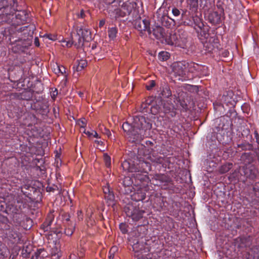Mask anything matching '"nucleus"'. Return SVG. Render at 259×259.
Segmentation results:
<instances>
[{"mask_svg":"<svg viewBox=\"0 0 259 259\" xmlns=\"http://www.w3.org/2000/svg\"><path fill=\"white\" fill-rule=\"evenodd\" d=\"M122 127L130 142L138 143L150 135L152 123L150 119L138 115L134 116L131 123L128 121L124 122Z\"/></svg>","mask_w":259,"mask_h":259,"instance_id":"nucleus-1","label":"nucleus"},{"mask_svg":"<svg viewBox=\"0 0 259 259\" xmlns=\"http://www.w3.org/2000/svg\"><path fill=\"white\" fill-rule=\"evenodd\" d=\"M144 155V148L135 149L129 153L130 157H131L134 162L136 163V167L138 169L136 172L148 174L151 169L150 163Z\"/></svg>","mask_w":259,"mask_h":259,"instance_id":"nucleus-2","label":"nucleus"},{"mask_svg":"<svg viewBox=\"0 0 259 259\" xmlns=\"http://www.w3.org/2000/svg\"><path fill=\"white\" fill-rule=\"evenodd\" d=\"M231 181H238L245 183L247 179L254 180L256 178L255 171L247 166H240L235 169L229 176Z\"/></svg>","mask_w":259,"mask_h":259,"instance_id":"nucleus-3","label":"nucleus"},{"mask_svg":"<svg viewBox=\"0 0 259 259\" xmlns=\"http://www.w3.org/2000/svg\"><path fill=\"white\" fill-rule=\"evenodd\" d=\"M124 211L127 217L133 221L137 222L143 218L144 210L140 209L136 202L127 203L124 207Z\"/></svg>","mask_w":259,"mask_h":259,"instance_id":"nucleus-4","label":"nucleus"},{"mask_svg":"<svg viewBox=\"0 0 259 259\" xmlns=\"http://www.w3.org/2000/svg\"><path fill=\"white\" fill-rule=\"evenodd\" d=\"M28 18V14L26 11H15L11 19L7 20V23L13 26L23 25L26 23Z\"/></svg>","mask_w":259,"mask_h":259,"instance_id":"nucleus-5","label":"nucleus"},{"mask_svg":"<svg viewBox=\"0 0 259 259\" xmlns=\"http://www.w3.org/2000/svg\"><path fill=\"white\" fill-rule=\"evenodd\" d=\"M195 26L194 27L200 39H207L209 34V27L204 25L202 20L198 17L194 19Z\"/></svg>","mask_w":259,"mask_h":259,"instance_id":"nucleus-6","label":"nucleus"},{"mask_svg":"<svg viewBox=\"0 0 259 259\" xmlns=\"http://www.w3.org/2000/svg\"><path fill=\"white\" fill-rule=\"evenodd\" d=\"M13 4L12 5L11 4L10 6H4L2 8H0V20L2 22L7 23V20L11 19L13 15L16 11V8L15 4L16 3L15 0H12Z\"/></svg>","mask_w":259,"mask_h":259,"instance_id":"nucleus-7","label":"nucleus"},{"mask_svg":"<svg viewBox=\"0 0 259 259\" xmlns=\"http://www.w3.org/2000/svg\"><path fill=\"white\" fill-rule=\"evenodd\" d=\"M150 23L148 19L141 18L135 21L134 23L135 28L141 33H143V31H147L149 34H151V30L150 27Z\"/></svg>","mask_w":259,"mask_h":259,"instance_id":"nucleus-8","label":"nucleus"},{"mask_svg":"<svg viewBox=\"0 0 259 259\" xmlns=\"http://www.w3.org/2000/svg\"><path fill=\"white\" fill-rule=\"evenodd\" d=\"M144 149V155L146 159L149 160L152 163L155 164H162L164 161V158L160 155L158 152L155 151L151 150L147 153Z\"/></svg>","mask_w":259,"mask_h":259,"instance_id":"nucleus-9","label":"nucleus"},{"mask_svg":"<svg viewBox=\"0 0 259 259\" xmlns=\"http://www.w3.org/2000/svg\"><path fill=\"white\" fill-rule=\"evenodd\" d=\"M155 179L160 182L164 189H170L173 187L171 179L164 174H157L155 176Z\"/></svg>","mask_w":259,"mask_h":259,"instance_id":"nucleus-10","label":"nucleus"},{"mask_svg":"<svg viewBox=\"0 0 259 259\" xmlns=\"http://www.w3.org/2000/svg\"><path fill=\"white\" fill-rule=\"evenodd\" d=\"M179 35L176 33L170 34L168 36L166 35L165 37V42L169 45L171 46H181L186 42V39L182 40V44L181 43V40L179 39Z\"/></svg>","mask_w":259,"mask_h":259,"instance_id":"nucleus-11","label":"nucleus"},{"mask_svg":"<svg viewBox=\"0 0 259 259\" xmlns=\"http://www.w3.org/2000/svg\"><path fill=\"white\" fill-rule=\"evenodd\" d=\"M186 65L183 62L174 63L172 66V70L176 76L183 77L186 74Z\"/></svg>","mask_w":259,"mask_h":259,"instance_id":"nucleus-12","label":"nucleus"},{"mask_svg":"<svg viewBox=\"0 0 259 259\" xmlns=\"http://www.w3.org/2000/svg\"><path fill=\"white\" fill-rule=\"evenodd\" d=\"M129 155V154H128ZM131 157L128 156V159L125 160L121 163V166L123 169L125 171H127L130 172H136V170L138 169L136 167V163L134 162Z\"/></svg>","mask_w":259,"mask_h":259,"instance_id":"nucleus-13","label":"nucleus"},{"mask_svg":"<svg viewBox=\"0 0 259 259\" xmlns=\"http://www.w3.org/2000/svg\"><path fill=\"white\" fill-rule=\"evenodd\" d=\"M158 97L168 98L171 96V92L169 87L164 84L159 88V90L157 91Z\"/></svg>","mask_w":259,"mask_h":259,"instance_id":"nucleus-14","label":"nucleus"},{"mask_svg":"<svg viewBox=\"0 0 259 259\" xmlns=\"http://www.w3.org/2000/svg\"><path fill=\"white\" fill-rule=\"evenodd\" d=\"M21 192L27 197L32 198V192L37 191V189L29 184H25L20 187Z\"/></svg>","mask_w":259,"mask_h":259,"instance_id":"nucleus-15","label":"nucleus"},{"mask_svg":"<svg viewBox=\"0 0 259 259\" xmlns=\"http://www.w3.org/2000/svg\"><path fill=\"white\" fill-rule=\"evenodd\" d=\"M76 32L84 41H89L91 40V32L89 29L84 27H80L77 28Z\"/></svg>","mask_w":259,"mask_h":259,"instance_id":"nucleus-16","label":"nucleus"},{"mask_svg":"<svg viewBox=\"0 0 259 259\" xmlns=\"http://www.w3.org/2000/svg\"><path fill=\"white\" fill-rule=\"evenodd\" d=\"M55 212L54 210H50L48 213L45 222L42 224L41 228L45 231H48L49 227L51 226L52 222L54 219V214L53 213Z\"/></svg>","mask_w":259,"mask_h":259,"instance_id":"nucleus-17","label":"nucleus"},{"mask_svg":"<svg viewBox=\"0 0 259 259\" xmlns=\"http://www.w3.org/2000/svg\"><path fill=\"white\" fill-rule=\"evenodd\" d=\"M146 192L144 190L139 189L136 192H135L131 195V198L133 200L137 203V202L144 200L146 198Z\"/></svg>","mask_w":259,"mask_h":259,"instance_id":"nucleus-18","label":"nucleus"},{"mask_svg":"<svg viewBox=\"0 0 259 259\" xmlns=\"http://www.w3.org/2000/svg\"><path fill=\"white\" fill-rule=\"evenodd\" d=\"M71 39L73 45L77 48L83 46L84 41H85L81 36L79 34H78L77 32H76V33H73L72 34Z\"/></svg>","mask_w":259,"mask_h":259,"instance_id":"nucleus-19","label":"nucleus"},{"mask_svg":"<svg viewBox=\"0 0 259 259\" xmlns=\"http://www.w3.org/2000/svg\"><path fill=\"white\" fill-rule=\"evenodd\" d=\"M153 35L157 39H160L164 37V29L160 26H155L153 28L152 31Z\"/></svg>","mask_w":259,"mask_h":259,"instance_id":"nucleus-20","label":"nucleus"},{"mask_svg":"<svg viewBox=\"0 0 259 259\" xmlns=\"http://www.w3.org/2000/svg\"><path fill=\"white\" fill-rule=\"evenodd\" d=\"M239 247H250L252 244V239L250 236H243L238 238Z\"/></svg>","mask_w":259,"mask_h":259,"instance_id":"nucleus-21","label":"nucleus"},{"mask_svg":"<svg viewBox=\"0 0 259 259\" xmlns=\"http://www.w3.org/2000/svg\"><path fill=\"white\" fill-rule=\"evenodd\" d=\"M103 191L104 194V198L107 201H113L114 200L113 192L110 190L108 184L103 187Z\"/></svg>","mask_w":259,"mask_h":259,"instance_id":"nucleus-22","label":"nucleus"},{"mask_svg":"<svg viewBox=\"0 0 259 259\" xmlns=\"http://www.w3.org/2000/svg\"><path fill=\"white\" fill-rule=\"evenodd\" d=\"M208 20L213 24H219L221 22V15L217 12H212L209 14Z\"/></svg>","mask_w":259,"mask_h":259,"instance_id":"nucleus-23","label":"nucleus"},{"mask_svg":"<svg viewBox=\"0 0 259 259\" xmlns=\"http://www.w3.org/2000/svg\"><path fill=\"white\" fill-rule=\"evenodd\" d=\"M241 160L246 166L247 164H250L253 161V156L251 153H244L241 156Z\"/></svg>","mask_w":259,"mask_h":259,"instance_id":"nucleus-24","label":"nucleus"},{"mask_svg":"<svg viewBox=\"0 0 259 259\" xmlns=\"http://www.w3.org/2000/svg\"><path fill=\"white\" fill-rule=\"evenodd\" d=\"M160 21L163 26L168 28L174 25L175 23V21L173 19L166 15L162 16L160 18Z\"/></svg>","mask_w":259,"mask_h":259,"instance_id":"nucleus-25","label":"nucleus"},{"mask_svg":"<svg viewBox=\"0 0 259 259\" xmlns=\"http://www.w3.org/2000/svg\"><path fill=\"white\" fill-rule=\"evenodd\" d=\"M187 11H183L181 15V24L185 26H192L194 23V19L196 18H193V21L190 19L187 18L186 15Z\"/></svg>","mask_w":259,"mask_h":259,"instance_id":"nucleus-26","label":"nucleus"},{"mask_svg":"<svg viewBox=\"0 0 259 259\" xmlns=\"http://www.w3.org/2000/svg\"><path fill=\"white\" fill-rule=\"evenodd\" d=\"M233 167V164L231 162H226L222 165L219 168V172L220 174H224L228 172Z\"/></svg>","mask_w":259,"mask_h":259,"instance_id":"nucleus-27","label":"nucleus"},{"mask_svg":"<svg viewBox=\"0 0 259 259\" xmlns=\"http://www.w3.org/2000/svg\"><path fill=\"white\" fill-rule=\"evenodd\" d=\"M188 6L192 12H196L198 7V0H189L188 1Z\"/></svg>","mask_w":259,"mask_h":259,"instance_id":"nucleus-28","label":"nucleus"},{"mask_svg":"<svg viewBox=\"0 0 259 259\" xmlns=\"http://www.w3.org/2000/svg\"><path fill=\"white\" fill-rule=\"evenodd\" d=\"M163 110L165 113H170V116L174 117L176 115V112L174 111V106L168 103L163 105Z\"/></svg>","mask_w":259,"mask_h":259,"instance_id":"nucleus-29","label":"nucleus"},{"mask_svg":"<svg viewBox=\"0 0 259 259\" xmlns=\"http://www.w3.org/2000/svg\"><path fill=\"white\" fill-rule=\"evenodd\" d=\"M11 225L9 222H7L6 223L3 224V225H0V229L4 231H5V234L8 237H11Z\"/></svg>","mask_w":259,"mask_h":259,"instance_id":"nucleus-30","label":"nucleus"},{"mask_svg":"<svg viewBox=\"0 0 259 259\" xmlns=\"http://www.w3.org/2000/svg\"><path fill=\"white\" fill-rule=\"evenodd\" d=\"M144 248V245L143 242H140L139 241H137L136 243H134L133 245V250L135 253H138L137 256H139V252L141 251Z\"/></svg>","mask_w":259,"mask_h":259,"instance_id":"nucleus-31","label":"nucleus"},{"mask_svg":"<svg viewBox=\"0 0 259 259\" xmlns=\"http://www.w3.org/2000/svg\"><path fill=\"white\" fill-rule=\"evenodd\" d=\"M33 95L32 92L29 91H26L21 93L19 98L23 100L29 101L32 99Z\"/></svg>","mask_w":259,"mask_h":259,"instance_id":"nucleus-32","label":"nucleus"},{"mask_svg":"<svg viewBox=\"0 0 259 259\" xmlns=\"http://www.w3.org/2000/svg\"><path fill=\"white\" fill-rule=\"evenodd\" d=\"M196 73L197 75H199L200 76H208L209 75V72L207 67L200 65L199 70H198Z\"/></svg>","mask_w":259,"mask_h":259,"instance_id":"nucleus-33","label":"nucleus"},{"mask_svg":"<svg viewBox=\"0 0 259 259\" xmlns=\"http://www.w3.org/2000/svg\"><path fill=\"white\" fill-rule=\"evenodd\" d=\"M66 227L64 230V233L67 236H71L75 230V224H71V225H66Z\"/></svg>","mask_w":259,"mask_h":259,"instance_id":"nucleus-34","label":"nucleus"},{"mask_svg":"<svg viewBox=\"0 0 259 259\" xmlns=\"http://www.w3.org/2000/svg\"><path fill=\"white\" fill-rule=\"evenodd\" d=\"M241 137L243 138H246L247 139H249L251 137L250 135V131L249 128L246 127H241Z\"/></svg>","mask_w":259,"mask_h":259,"instance_id":"nucleus-35","label":"nucleus"},{"mask_svg":"<svg viewBox=\"0 0 259 259\" xmlns=\"http://www.w3.org/2000/svg\"><path fill=\"white\" fill-rule=\"evenodd\" d=\"M136 179L139 180L140 182H148L149 178L147 175H142L140 172L133 175Z\"/></svg>","mask_w":259,"mask_h":259,"instance_id":"nucleus-36","label":"nucleus"},{"mask_svg":"<svg viewBox=\"0 0 259 259\" xmlns=\"http://www.w3.org/2000/svg\"><path fill=\"white\" fill-rule=\"evenodd\" d=\"M108 36L110 39H113L116 37L117 29L116 27H112L109 29L108 31Z\"/></svg>","mask_w":259,"mask_h":259,"instance_id":"nucleus-37","label":"nucleus"},{"mask_svg":"<svg viewBox=\"0 0 259 259\" xmlns=\"http://www.w3.org/2000/svg\"><path fill=\"white\" fill-rule=\"evenodd\" d=\"M133 183V180L129 177H126L122 180V184L125 187H130Z\"/></svg>","mask_w":259,"mask_h":259,"instance_id":"nucleus-38","label":"nucleus"},{"mask_svg":"<svg viewBox=\"0 0 259 259\" xmlns=\"http://www.w3.org/2000/svg\"><path fill=\"white\" fill-rule=\"evenodd\" d=\"M18 215H21V217L23 218V220H25L27 223H29V225H30V227L31 226V225H32L31 224H32V220L30 218H28L27 217H26L25 214H20L19 213V209H16V211H15V216H14V218L15 217H17Z\"/></svg>","mask_w":259,"mask_h":259,"instance_id":"nucleus-39","label":"nucleus"},{"mask_svg":"<svg viewBox=\"0 0 259 259\" xmlns=\"http://www.w3.org/2000/svg\"><path fill=\"white\" fill-rule=\"evenodd\" d=\"M148 103L142 102L140 105L138 110L141 112H148L149 110V106Z\"/></svg>","mask_w":259,"mask_h":259,"instance_id":"nucleus-40","label":"nucleus"},{"mask_svg":"<svg viewBox=\"0 0 259 259\" xmlns=\"http://www.w3.org/2000/svg\"><path fill=\"white\" fill-rule=\"evenodd\" d=\"M213 42V44L212 45V47L207 46L208 49H210V51H212L215 47H218V39L215 37H211L209 39V42Z\"/></svg>","mask_w":259,"mask_h":259,"instance_id":"nucleus-41","label":"nucleus"},{"mask_svg":"<svg viewBox=\"0 0 259 259\" xmlns=\"http://www.w3.org/2000/svg\"><path fill=\"white\" fill-rule=\"evenodd\" d=\"M189 66V71L190 72H193L195 71L197 72L198 70H199L200 65L195 63H191Z\"/></svg>","mask_w":259,"mask_h":259,"instance_id":"nucleus-42","label":"nucleus"},{"mask_svg":"<svg viewBox=\"0 0 259 259\" xmlns=\"http://www.w3.org/2000/svg\"><path fill=\"white\" fill-rule=\"evenodd\" d=\"M50 231L51 232L56 234L57 237H61L62 235V231L59 228H51V226L49 227V231Z\"/></svg>","mask_w":259,"mask_h":259,"instance_id":"nucleus-43","label":"nucleus"},{"mask_svg":"<svg viewBox=\"0 0 259 259\" xmlns=\"http://www.w3.org/2000/svg\"><path fill=\"white\" fill-rule=\"evenodd\" d=\"M251 147V145L249 144L248 142H245L244 143L237 145V147L239 148H241L242 150H246L247 149H250Z\"/></svg>","mask_w":259,"mask_h":259,"instance_id":"nucleus-44","label":"nucleus"},{"mask_svg":"<svg viewBox=\"0 0 259 259\" xmlns=\"http://www.w3.org/2000/svg\"><path fill=\"white\" fill-rule=\"evenodd\" d=\"M104 161L106 166L107 167H109L111 165V158L106 153L104 154L103 155Z\"/></svg>","mask_w":259,"mask_h":259,"instance_id":"nucleus-45","label":"nucleus"},{"mask_svg":"<svg viewBox=\"0 0 259 259\" xmlns=\"http://www.w3.org/2000/svg\"><path fill=\"white\" fill-rule=\"evenodd\" d=\"M155 82L153 80H151L146 84V88L147 90H151L155 86Z\"/></svg>","mask_w":259,"mask_h":259,"instance_id":"nucleus-46","label":"nucleus"},{"mask_svg":"<svg viewBox=\"0 0 259 259\" xmlns=\"http://www.w3.org/2000/svg\"><path fill=\"white\" fill-rule=\"evenodd\" d=\"M252 190L254 193V195L256 197L259 196V182H256L253 185Z\"/></svg>","mask_w":259,"mask_h":259,"instance_id":"nucleus-47","label":"nucleus"},{"mask_svg":"<svg viewBox=\"0 0 259 259\" xmlns=\"http://www.w3.org/2000/svg\"><path fill=\"white\" fill-rule=\"evenodd\" d=\"M159 57L160 59L164 61L167 60L169 58V56L167 52H161L159 53Z\"/></svg>","mask_w":259,"mask_h":259,"instance_id":"nucleus-48","label":"nucleus"},{"mask_svg":"<svg viewBox=\"0 0 259 259\" xmlns=\"http://www.w3.org/2000/svg\"><path fill=\"white\" fill-rule=\"evenodd\" d=\"M119 229L123 234H126L127 232V226L124 223H121L119 225Z\"/></svg>","mask_w":259,"mask_h":259,"instance_id":"nucleus-49","label":"nucleus"},{"mask_svg":"<svg viewBox=\"0 0 259 259\" xmlns=\"http://www.w3.org/2000/svg\"><path fill=\"white\" fill-rule=\"evenodd\" d=\"M250 190H251L250 185L247 184L246 185V186L245 187V188L243 189V193L245 195L250 196Z\"/></svg>","mask_w":259,"mask_h":259,"instance_id":"nucleus-50","label":"nucleus"},{"mask_svg":"<svg viewBox=\"0 0 259 259\" xmlns=\"http://www.w3.org/2000/svg\"><path fill=\"white\" fill-rule=\"evenodd\" d=\"M41 253V250H37L34 252V254L32 255L31 259H42L40 256Z\"/></svg>","mask_w":259,"mask_h":259,"instance_id":"nucleus-51","label":"nucleus"},{"mask_svg":"<svg viewBox=\"0 0 259 259\" xmlns=\"http://www.w3.org/2000/svg\"><path fill=\"white\" fill-rule=\"evenodd\" d=\"M47 192H55L56 190L59 191V188L57 186L54 185L53 186H48L46 188Z\"/></svg>","mask_w":259,"mask_h":259,"instance_id":"nucleus-52","label":"nucleus"},{"mask_svg":"<svg viewBox=\"0 0 259 259\" xmlns=\"http://www.w3.org/2000/svg\"><path fill=\"white\" fill-rule=\"evenodd\" d=\"M64 221L65 222V225H71L70 217L69 214H65L64 215Z\"/></svg>","mask_w":259,"mask_h":259,"instance_id":"nucleus-53","label":"nucleus"},{"mask_svg":"<svg viewBox=\"0 0 259 259\" xmlns=\"http://www.w3.org/2000/svg\"><path fill=\"white\" fill-rule=\"evenodd\" d=\"M8 221L9 220L7 217L0 215V225L6 223L7 222H8Z\"/></svg>","mask_w":259,"mask_h":259,"instance_id":"nucleus-54","label":"nucleus"},{"mask_svg":"<svg viewBox=\"0 0 259 259\" xmlns=\"http://www.w3.org/2000/svg\"><path fill=\"white\" fill-rule=\"evenodd\" d=\"M78 64L84 69L87 65V62L84 60H80L78 62Z\"/></svg>","mask_w":259,"mask_h":259,"instance_id":"nucleus-55","label":"nucleus"},{"mask_svg":"<svg viewBox=\"0 0 259 259\" xmlns=\"http://www.w3.org/2000/svg\"><path fill=\"white\" fill-rule=\"evenodd\" d=\"M172 13L175 16H178L180 15V11L176 8H174L172 10Z\"/></svg>","mask_w":259,"mask_h":259,"instance_id":"nucleus-56","label":"nucleus"},{"mask_svg":"<svg viewBox=\"0 0 259 259\" xmlns=\"http://www.w3.org/2000/svg\"><path fill=\"white\" fill-rule=\"evenodd\" d=\"M102 133L106 135L109 138L111 137L112 135L110 131L106 127H104V130L102 131Z\"/></svg>","mask_w":259,"mask_h":259,"instance_id":"nucleus-57","label":"nucleus"},{"mask_svg":"<svg viewBox=\"0 0 259 259\" xmlns=\"http://www.w3.org/2000/svg\"><path fill=\"white\" fill-rule=\"evenodd\" d=\"M78 124L81 127H84L86 125L85 119H79L78 120Z\"/></svg>","mask_w":259,"mask_h":259,"instance_id":"nucleus-58","label":"nucleus"},{"mask_svg":"<svg viewBox=\"0 0 259 259\" xmlns=\"http://www.w3.org/2000/svg\"><path fill=\"white\" fill-rule=\"evenodd\" d=\"M180 105L186 111L187 110L188 105H187V103L184 101H181L180 102Z\"/></svg>","mask_w":259,"mask_h":259,"instance_id":"nucleus-59","label":"nucleus"},{"mask_svg":"<svg viewBox=\"0 0 259 259\" xmlns=\"http://www.w3.org/2000/svg\"><path fill=\"white\" fill-rule=\"evenodd\" d=\"M150 111L153 114H156L158 112V110L156 107L152 106L150 108Z\"/></svg>","mask_w":259,"mask_h":259,"instance_id":"nucleus-60","label":"nucleus"},{"mask_svg":"<svg viewBox=\"0 0 259 259\" xmlns=\"http://www.w3.org/2000/svg\"><path fill=\"white\" fill-rule=\"evenodd\" d=\"M58 68L59 72H60L61 74H63L64 72H65V68L63 66H58Z\"/></svg>","mask_w":259,"mask_h":259,"instance_id":"nucleus-61","label":"nucleus"},{"mask_svg":"<svg viewBox=\"0 0 259 259\" xmlns=\"http://www.w3.org/2000/svg\"><path fill=\"white\" fill-rule=\"evenodd\" d=\"M105 24V20H101L99 22V26L100 28L102 27Z\"/></svg>","mask_w":259,"mask_h":259,"instance_id":"nucleus-62","label":"nucleus"},{"mask_svg":"<svg viewBox=\"0 0 259 259\" xmlns=\"http://www.w3.org/2000/svg\"><path fill=\"white\" fill-rule=\"evenodd\" d=\"M83 68H82L79 65L77 64V65L75 67L76 71L77 72L81 71Z\"/></svg>","mask_w":259,"mask_h":259,"instance_id":"nucleus-63","label":"nucleus"},{"mask_svg":"<svg viewBox=\"0 0 259 259\" xmlns=\"http://www.w3.org/2000/svg\"><path fill=\"white\" fill-rule=\"evenodd\" d=\"M255 137L256 142L259 144V135L256 132H255Z\"/></svg>","mask_w":259,"mask_h":259,"instance_id":"nucleus-64","label":"nucleus"}]
</instances>
